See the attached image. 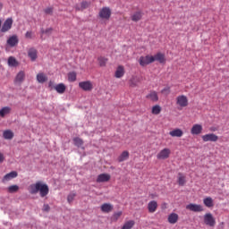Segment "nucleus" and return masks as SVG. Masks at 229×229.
<instances>
[{"label":"nucleus","mask_w":229,"mask_h":229,"mask_svg":"<svg viewBox=\"0 0 229 229\" xmlns=\"http://www.w3.org/2000/svg\"><path fill=\"white\" fill-rule=\"evenodd\" d=\"M74 198H76V191H71L67 196V201L70 205L74 201Z\"/></svg>","instance_id":"4c0bfd02"},{"label":"nucleus","mask_w":229,"mask_h":229,"mask_svg":"<svg viewBox=\"0 0 229 229\" xmlns=\"http://www.w3.org/2000/svg\"><path fill=\"white\" fill-rule=\"evenodd\" d=\"M26 38H33V32L27 31L25 34Z\"/></svg>","instance_id":"de8ad7c7"},{"label":"nucleus","mask_w":229,"mask_h":229,"mask_svg":"<svg viewBox=\"0 0 229 229\" xmlns=\"http://www.w3.org/2000/svg\"><path fill=\"white\" fill-rule=\"evenodd\" d=\"M55 90H56L57 94H64L67 89L65 87V84L64 83H59L54 87Z\"/></svg>","instance_id":"5701e85b"},{"label":"nucleus","mask_w":229,"mask_h":229,"mask_svg":"<svg viewBox=\"0 0 229 229\" xmlns=\"http://www.w3.org/2000/svg\"><path fill=\"white\" fill-rule=\"evenodd\" d=\"M76 78L77 75L75 72H71L68 73V81L74 82L76 81Z\"/></svg>","instance_id":"ea45409f"},{"label":"nucleus","mask_w":229,"mask_h":229,"mask_svg":"<svg viewBox=\"0 0 229 229\" xmlns=\"http://www.w3.org/2000/svg\"><path fill=\"white\" fill-rule=\"evenodd\" d=\"M135 226V222L133 220H129L123 224L122 229H131Z\"/></svg>","instance_id":"72a5a7b5"},{"label":"nucleus","mask_w":229,"mask_h":229,"mask_svg":"<svg viewBox=\"0 0 229 229\" xmlns=\"http://www.w3.org/2000/svg\"><path fill=\"white\" fill-rule=\"evenodd\" d=\"M154 62H159V64H165V55L162 53H157L155 55H153Z\"/></svg>","instance_id":"6ab92c4d"},{"label":"nucleus","mask_w":229,"mask_h":229,"mask_svg":"<svg viewBox=\"0 0 229 229\" xmlns=\"http://www.w3.org/2000/svg\"><path fill=\"white\" fill-rule=\"evenodd\" d=\"M28 56H29V58H30L31 62H35V60H37V58H38L37 49H35V48L29 49Z\"/></svg>","instance_id":"a211bd4d"},{"label":"nucleus","mask_w":229,"mask_h":229,"mask_svg":"<svg viewBox=\"0 0 229 229\" xmlns=\"http://www.w3.org/2000/svg\"><path fill=\"white\" fill-rule=\"evenodd\" d=\"M79 87L80 89H82V90H85V92H90V90L94 89V86L92 85V82H90V81L80 82Z\"/></svg>","instance_id":"9d476101"},{"label":"nucleus","mask_w":229,"mask_h":229,"mask_svg":"<svg viewBox=\"0 0 229 229\" xmlns=\"http://www.w3.org/2000/svg\"><path fill=\"white\" fill-rule=\"evenodd\" d=\"M13 24V20L12 18H8L7 20H5V21L2 26L1 32L6 33V31H10V30H12Z\"/></svg>","instance_id":"1a4fd4ad"},{"label":"nucleus","mask_w":229,"mask_h":229,"mask_svg":"<svg viewBox=\"0 0 229 229\" xmlns=\"http://www.w3.org/2000/svg\"><path fill=\"white\" fill-rule=\"evenodd\" d=\"M167 219H168V223H170V225H176V223H178V219H179L178 214L171 213L168 216Z\"/></svg>","instance_id":"aec40b11"},{"label":"nucleus","mask_w":229,"mask_h":229,"mask_svg":"<svg viewBox=\"0 0 229 229\" xmlns=\"http://www.w3.org/2000/svg\"><path fill=\"white\" fill-rule=\"evenodd\" d=\"M45 13H47V15H53V7H47L45 9Z\"/></svg>","instance_id":"a18cd8bd"},{"label":"nucleus","mask_w":229,"mask_h":229,"mask_svg":"<svg viewBox=\"0 0 229 229\" xmlns=\"http://www.w3.org/2000/svg\"><path fill=\"white\" fill-rule=\"evenodd\" d=\"M89 6H90V3H89V2L82 1V2L81 3V7L78 6V5H76V6H75V10H76L77 12H80V11H81V10H87V8H89Z\"/></svg>","instance_id":"b1692460"},{"label":"nucleus","mask_w":229,"mask_h":229,"mask_svg":"<svg viewBox=\"0 0 229 229\" xmlns=\"http://www.w3.org/2000/svg\"><path fill=\"white\" fill-rule=\"evenodd\" d=\"M142 15H144V13L141 11H137L131 15V21H132V22H139V21L142 19Z\"/></svg>","instance_id":"dca6fc26"},{"label":"nucleus","mask_w":229,"mask_h":229,"mask_svg":"<svg viewBox=\"0 0 229 229\" xmlns=\"http://www.w3.org/2000/svg\"><path fill=\"white\" fill-rule=\"evenodd\" d=\"M54 85V82L53 81H49V83H48V87H50V89H55V86H53Z\"/></svg>","instance_id":"09e8293b"},{"label":"nucleus","mask_w":229,"mask_h":229,"mask_svg":"<svg viewBox=\"0 0 229 229\" xmlns=\"http://www.w3.org/2000/svg\"><path fill=\"white\" fill-rule=\"evenodd\" d=\"M1 24H2V21H1V20H0V28H1Z\"/></svg>","instance_id":"864d4df0"},{"label":"nucleus","mask_w":229,"mask_h":229,"mask_svg":"<svg viewBox=\"0 0 229 229\" xmlns=\"http://www.w3.org/2000/svg\"><path fill=\"white\" fill-rule=\"evenodd\" d=\"M175 101L178 110H183V108H187V106H189V98H187V96L185 95L178 96L175 98Z\"/></svg>","instance_id":"f03ea898"},{"label":"nucleus","mask_w":229,"mask_h":229,"mask_svg":"<svg viewBox=\"0 0 229 229\" xmlns=\"http://www.w3.org/2000/svg\"><path fill=\"white\" fill-rule=\"evenodd\" d=\"M24 78H26V73L23 71H21L15 77L14 83H22L24 81Z\"/></svg>","instance_id":"4be33fe9"},{"label":"nucleus","mask_w":229,"mask_h":229,"mask_svg":"<svg viewBox=\"0 0 229 229\" xmlns=\"http://www.w3.org/2000/svg\"><path fill=\"white\" fill-rule=\"evenodd\" d=\"M49 210H51V208L47 204H44L43 212H49Z\"/></svg>","instance_id":"49530a36"},{"label":"nucleus","mask_w":229,"mask_h":229,"mask_svg":"<svg viewBox=\"0 0 229 229\" xmlns=\"http://www.w3.org/2000/svg\"><path fill=\"white\" fill-rule=\"evenodd\" d=\"M12 112V107L5 106L0 109V117H4L5 115H8Z\"/></svg>","instance_id":"c756f323"},{"label":"nucleus","mask_w":229,"mask_h":229,"mask_svg":"<svg viewBox=\"0 0 229 229\" xmlns=\"http://www.w3.org/2000/svg\"><path fill=\"white\" fill-rule=\"evenodd\" d=\"M157 208H158V203L156 200H151L148 204V210L149 214H155L157 212Z\"/></svg>","instance_id":"ddd939ff"},{"label":"nucleus","mask_w":229,"mask_h":229,"mask_svg":"<svg viewBox=\"0 0 229 229\" xmlns=\"http://www.w3.org/2000/svg\"><path fill=\"white\" fill-rule=\"evenodd\" d=\"M170 156H171V149L165 148L157 155V160H167V158H169Z\"/></svg>","instance_id":"423d86ee"},{"label":"nucleus","mask_w":229,"mask_h":229,"mask_svg":"<svg viewBox=\"0 0 229 229\" xmlns=\"http://www.w3.org/2000/svg\"><path fill=\"white\" fill-rule=\"evenodd\" d=\"M37 81L38 83H46V81H47V76H46L44 73H38Z\"/></svg>","instance_id":"473e14b6"},{"label":"nucleus","mask_w":229,"mask_h":229,"mask_svg":"<svg viewBox=\"0 0 229 229\" xmlns=\"http://www.w3.org/2000/svg\"><path fill=\"white\" fill-rule=\"evenodd\" d=\"M155 62V58L153 55H146V56H140L139 59V64L141 65V67H146V65H149V64H153Z\"/></svg>","instance_id":"20e7f679"},{"label":"nucleus","mask_w":229,"mask_h":229,"mask_svg":"<svg viewBox=\"0 0 229 229\" xmlns=\"http://www.w3.org/2000/svg\"><path fill=\"white\" fill-rule=\"evenodd\" d=\"M98 17L103 21H110V17H112V9L110 7H102L98 13Z\"/></svg>","instance_id":"7ed1b4c3"},{"label":"nucleus","mask_w":229,"mask_h":229,"mask_svg":"<svg viewBox=\"0 0 229 229\" xmlns=\"http://www.w3.org/2000/svg\"><path fill=\"white\" fill-rule=\"evenodd\" d=\"M8 192L11 194H13V192H18L19 191V186L17 184L11 185L7 189Z\"/></svg>","instance_id":"58836bf2"},{"label":"nucleus","mask_w":229,"mask_h":229,"mask_svg":"<svg viewBox=\"0 0 229 229\" xmlns=\"http://www.w3.org/2000/svg\"><path fill=\"white\" fill-rule=\"evenodd\" d=\"M204 223L207 226H216V218H214L212 213H207L204 215Z\"/></svg>","instance_id":"39448f33"},{"label":"nucleus","mask_w":229,"mask_h":229,"mask_svg":"<svg viewBox=\"0 0 229 229\" xmlns=\"http://www.w3.org/2000/svg\"><path fill=\"white\" fill-rule=\"evenodd\" d=\"M3 10V4H0V12Z\"/></svg>","instance_id":"3c124183"},{"label":"nucleus","mask_w":229,"mask_h":229,"mask_svg":"<svg viewBox=\"0 0 229 229\" xmlns=\"http://www.w3.org/2000/svg\"><path fill=\"white\" fill-rule=\"evenodd\" d=\"M18 44H19V37H17V35H13L9 37V38L7 39V46L9 47H15V46H17Z\"/></svg>","instance_id":"9b49d317"},{"label":"nucleus","mask_w":229,"mask_h":229,"mask_svg":"<svg viewBox=\"0 0 229 229\" xmlns=\"http://www.w3.org/2000/svg\"><path fill=\"white\" fill-rule=\"evenodd\" d=\"M101 212H104V214H110L112 210H114V205L110 203H104L100 207Z\"/></svg>","instance_id":"4468645a"},{"label":"nucleus","mask_w":229,"mask_h":229,"mask_svg":"<svg viewBox=\"0 0 229 229\" xmlns=\"http://www.w3.org/2000/svg\"><path fill=\"white\" fill-rule=\"evenodd\" d=\"M128 158H130V152L125 150L118 157V162H124V160H128Z\"/></svg>","instance_id":"7c9ffc66"},{"label":"nucleus","mask_w":229,"mask_h":229,"mask_svg":"<svg viewBox=\"0 0 229 229\" xmlns=\"http://www.w3.org/2000/svg\"><path fill=\"white\" fill-rule=\"evenodd\" d=\"M203 131V125L199 123L194 124L191 129V135H200Z\"/></svg>","instance_id":"f8f14e48"},{"label":"nucleus","mask_w":229,"mask_h":229,"mask_svg":"<svg viewBox=\"0 0 229 229\" xmlns=\"http://www.w3.org/2000/svg\"><path fill=\"white\" fill-rule=\"evenodd\" d=\"M116 78H123L124 76V66L119 65L114 72Z\"/></svg>","instance_id":"393cba45"},{"label":"nucleus","mask_w":229,"mask_h":229,"mask_svg":"<svg viewBox=\"0 0 229 229\" xmlns=\"http://www.w3.org/2000/svg\"><path fill=\"white\" fill-rule=\"evenodd\" d=\"M18 174L16 171L10 172L9 174H5L2 179L3 183H6V182H10V180H13V178H17Z\"/></svg>","instance_id":"2eb2a0df"},{"label":"nucleus","mask_w":229,"mask_h":229,"mask_svg":"<svg viewBox=\"0 0 229 229\" xmlns=\"http://www.w3.org/2000/svg\"><path fill=\"white\" fill-rule=\"evenodd\" d=\"M121 216H123V211H118L113 214V216H111V221H113L114 223H116V221H119V217H121Z\"/></svg>","instance_id":"f704fd0d"},{"label":"nucleus","mask_w":229,"mask_h":229,"mask_svg":"<svg viewBox=\"0 0 229 229\" xmlns=\"http://www.w3.org/2000/svg\"><path fill=\"white\" fill-rule=\"evenodd\" d=\"M171 92V89L169 87H166L161 90V94H165V96L169 95Z\"/></svg>","instance_id":"c03bdc74"},{"label":"nucleus","mask_w":229,"mask_h":229,"mask_svg":"<svg viewBox=\"0 0 229 229\" xmlns=\"http://www.w3.org/2000/svg\"><path fill=\"white\" fill-rule=\"evenodd\" d=\"M185 175L182 174L181 173H179L178 174V184L181 185L182 187H183V185H185Z\"/></svg>","instance_id":"e433bc0d"},{"label":"nucleus","mask_w":229,"mask_h":229,"mask_svg":"<svg viewBox=\"0 0 229 229\" xmlns=\"http://www.w3.org/2000/svg\"><path fill=\"white\" fill-rule=\"evenodd\" d=\"M130 87H137V84L139 83V78L137 77H132L130 81Z\"/></svg>","instance_id":"79ce46f5"},{"label":"nucleus","mask_w":229,"mask_h":229,"mask_svg":"<svg viewBox=\"0 0 229 229\" xmlns=\"http://www.w3.org/2000/svg\"><path fill=\"white\" fill-rule=\"evenodd\" d=\"M171 137H183V131L182 129H175L169 132Z\"/></svg>","instance_id":"bb28decb"},{"label":"nucleus","mask_w":229,"mask_h":229,"mask_svg":"<svg viewBox=\"0 0 229 229\" xmlns=\"http://www.w3.org/2000/svg\"><path fill=\"white\" fill-rule=\"evenodd\" d=\"M110 178L109 174H101L98 176L97 182L98 183H104L105 182H110Z\"/></svg>","instance_id":"f3484780"},{"label":"nucleus","mask_w":229,"mask_h":229,"mask_svg":"<svg viewBox=\"0 0 229 229\" xmlns=\"http://www.w3.org/2000/svg\"><path fill=\"white\" fill-rule=\"evenodd\" d=\"M186 209L190 210L191 212H203L205 210L203 208V206L199 204H194V203H190L186 206Z\"/></svg>","instance_id":"6e6552de"},{"label":"nucleus","mask_w":229,"mask_h":229,"mask_svg":"<svg viewBox=\"0 0 229 229\" xmlns=\"http://www.w3.org/2000/svg\"><path fill=\"white\" fill-rule=\"evenodd\" d=\"M98 60L100 67H105V65H106V63L108 62V59L103 56L98 57Z\"/></svg>","instance_id":"a19ab883"},{"label":"nucleus","mask_w":229,"mask_h":229,"mask_svg":"<svg viewBox=\"0 0 229 229\" xmlns=\"http://www.w3.org/2000/svg\"><path fill=\"white\" fill-rule=\"evenodd\" d=\"M3 137L6 140H12V139H13V131H12L11 130H6L4 131Z\"/></svg>","instance_id":"cd10ccee"},{"label":"nucleus","mask_w":229,"mask_h":229,"mask_svg":"<svg viewBox=\"0 0 229 229\" xmlns=\"http://www.w3.org/2000/svg\"><path fill=\"white\" fill-rule=\"evenodd\" d=\"M8 65L9 67H17L19 65V63L17 62V59L13 56H10L8 58Z\"/></svg>","instance_id":"2f4dec72"},{"label":"nucleus","mask_w":229,"mask_h":229,"mask_svg":"<svg viewBox=\"0 0 229 229\" xmlns=\"http://www.w3.org/2000/svg\"><path fill=\"white\" fill-rule=\"evenodd\" d=\"M30 194H38L41 198H46L49 194V186L47 184L38 181L36 183L29 186Z\"/></svg>","instance_id":"f257e3e1"},{"label":"nucleus","mask_w":229,"mask_h":229,"mask_svg":"<svg viewBox=\"0 0 229 229\" xmlns=\"http://www.w3.org/2000/svg\"><path fill=\"white\" fill-rule=\"evenodd\" d=\"M203 203L208 208H212V207H214V199H211V197L205 198Z\"/></svg>","instance_id":"a878e982"},{"label":"nucleus","mask_w":229,"mask_h":229,"mask_svg":"<svg viewBox=\"0 0 229 229\" xmlns=\"http://www.w3.org/2000/svg\"><path fill=\"white\" fill-rule=\"evenodd\" d=\"M44 33H46V35H51V33H53V28H48L46 30H44V29H42L41 35H44Z\"/></svg>","instance_id":"37998d69"},{"label":"nucleus","mask_w":229,"mask_h":229,"mask_svg":"<svg viewBox=\"0 0 229 229\" xmlns=\"http://www.w3.org/2000/svg\"><path fill=\"white\" fill-rule=\"evenodd\" d=\"M161 112H162V106H160L158 105H156V106H152L151 114L153 115H158V114H160Z\"/></svg>","instance_id":"c85d7f7f"},{"label":"nucleus","mask_w":229,"mask_h":229,"mask_svg":"<svg viewBox=\"0 0 229 229\" xmlns=\"http://www.w3.org/2000/svg\"><path fill=\"white\" fill-rule=\"evenodd\" d=\"M73 144L77 148H81V146H83V140L79 137L73 138Z\"/></svg>","instance_id":"c9c22d12"},{"label":"nucleus","mask_w":229,"mask_h":229,"mask_svg":"<svg viewBox=\"0 0 229 229\" xmlns=\"http://www.w3.org/2000/svg\"><path fill=\"white\" fill-rule=\"evenodd\" d=\"M146 98L147 99L157 103V101H158V93H157V91H150L149 94L146 96Z\"/></svg>","instance_id":"412c9836"},{"label":"nucleus","mask_w":229,"mask_h":229,"mask_svg":"<svg viewBox=\"0 0 229 229\" xmlns=\"http://www.w3.org/2000/svg\"><path fill=\"white\" fill-rule=\"evenodd\" d=\"M211 131H216V129H211Z\"/></svg>","instance_id":"603ef678"},{"label":"nucleus","mask_w":229,"mask_h":229,"mask_svg":"<svg viewBox=\"0 0 229 229\" xmlns=\"http://www.w3.org/2000/svg\"><path fill=\"white\" fill-rule=\"evenodd\" d=\"M4 156L2 153H0V163L4 162Z\"/></svg>","instance_id":"8fccbe9b"},{"label":"nucleus","mask_w":229,"mask_h":229,"mask_svg":"<svg viewBox=\"0 0 229 229\" xmlns=\"http://www.w3.org/2000/svg\"><path fill=\"white\" fill-rule=\"evenodd\" d=\"M203 142H217L219 136L215 133H208L202 136Z\"/></svg>","instance_id":"0eeeda50"}]
</instances>
